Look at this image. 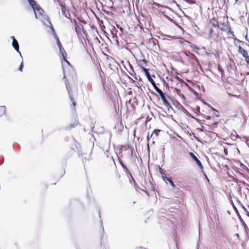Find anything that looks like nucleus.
I'll use <instances>...</instances> for the list:
<instances>
[{
	"label": "nucleus",
	"mask_w": 249,
	"mask_h": 249,
	"mask_svg": "<svg viewBox=\"0 0 249 249\" xmlns=\"http://www.w3.org/2000/svg\"><path fill=\"white\" fill-rule=\"evenodd\" d=\"M234 210H235L236 212H238L237 209V208H236V207H235L234 206Z\"/></svg>",
	"instance_id": "5fc2aeb1"
},
{
	"label": "nucleus",
	"mask_w": 249,
	"mask_h": 249,
	"mask_svg": "<svg viewBox=\"0 0 249 249\" xmlns=\"http://www.w3.org/2000/svg\"><path fill=\"white\" fill-rule=\"evenodd\" d=\"M111 134L109 133V144L111 142Z\"/></svg>",
	"instance_id": "79ce46f5"
},
{
	"label": "nucleus",
	"mask_w": 249,
	"mask_h": 249,
	"mask_svg": "<svg viewBox=\"0 0 249 249\" xmlns=\"http://www.w3.org/2000/svg\"><path fill=\"white\" fill-rule=\"evenodd\" d=\"M131 93H132V91H129V92H128V94H131Z\"/></svg>",
	"instance_id": "774afa93"
},
{
	"label": "nucleus",
	"mask_w": 249,
	"mask_h": 249,
	"mask_svg": "<svg viewBox=\"0 0 249 249\" xmlns=\"http://www.w3.org/2000/svg\"><path fill=\"white\" fill-rule=\"evenodd\" d=\"M218 122H214L213 124L214 125V127H217V125L218 124Z\"/></svg>",
	"instance_id": "4c0bfd02"
},
{
	"label": "nucleus",
	"mask_w": 249,
	"mask_h": 249,
	"mask_svg": "<svg viewBox=\"0 0 249 249\" xmlns=\"http://www.w3.org/2000/svg\"><path fill=\"white\" fill-rule=\"evenodd\" d=\"M159 172L160 173V174L162 176L163 175L164 176H166V175L163 172V169L161 168H159Z\"/></svg>",
	"instance_id": "7c9ffc66"
},
{
	"label": "nucleus",
	"mask_w": 249,
	"mask_h": 249,
	"mask_svg": "<svg viewBox=\"0 0 249 249\" xmlns=\"http://www.w3.org/2000/svg\"><path fill=\"white\" fill-rule=\"evenodd\" d=\"M68 65L71 66V64L70 63V62L67 60V59H66V61H65Z\"/></svg>",
	"instance_id": "603ef678"
},
{
	"label": "nucleus",
	"mask_w": 249,
	"mask_h": 249,
	"mask_svg": "<svg viewBox=\"0 0 249 249\" xmlns=\"http://www.w3.org/2000/svg\"><path fill=\"white\" fill-rule=\"evenodd\" d=\"M129 148L130 149V152H131V156H133V151H134V148L133 147H131L130 146H129Z\"/></svg>",
	"instance_id": "2f4dec72"
},
{
	"label": "nucleus",
	"mask_w": 249,
	"mask_h": 249,
	"mask_svg": "<svg viewBox=\"0 0 249 249\" xmlns=\"http://www.w3.org/2000/svg\"><path fill=\"white\" fill-rule=\"evenodd\" d=\"M247 215L249 217V212H247Z\"/></svg>",
	"instance_id": "bf43d9fd"
},
{
	"label": "nucleus",
	"mask_w": 249,
	"mask_h": 249,
	"mask_svg": "<svg viewBox=\"0 0 249 249\" xmlns=\"http://www.w3.org/2000/svg\"><path fill=\"white\" fill-rule=\"evenodd\" d=\"M196 111L198 112H200V107L199 106L196 107Z\"/></svg>",
	"instance_id": "e433bc0d"
},
{
	"label": "nucleus",
	"mask_w": 249,
	"mask_h": 249,
	"mask_svg": "<svg viewBox=\"0 0 249 249\" xmlns=\"http://www.w3.org/2000/svg\"><path fill=\"white\" fill-rule=\"evenodd\" d=\"M151 137H150V136L148 134L147 136V141H149V139L151 138Z\"/></svg>",
	"instance_id": "37998d69"
},
{
	"label": "nucleus",
	"mask_w": 249,
	"mask_h": 249,
	"mask_svg": "<svg viewBox=\"0 0 249 249\" xmlns=\"http://www.w3.org/2000/svg\"><path fill=\"white\" fill-rule=\"evenodd\" d=\"M163 16L166 18V19H167L169 21H170V22H173V23H174V20L171 18L170 17H169L168 16H167V15L166 14H163Z\"/></svg>",
	"instance_id": "5701e85b"
},
{
	"label": "nucleus",
	"mask_w": 249,
	"mask_h": 249,
	"mask_svg": "<svg viewBox=\"0 0 249 249\" xmlns=\"http://www.w3.org/2000/svg\"><path fill=\"white\" fill-rule=\"evenodd\" d=\"M206 119H207V120H210V119H211V116H206Z\"/></svg>",
	"instance_id": "8fccbe9b"
},
{
	"label": "nucleus",
	"mask_w": 249,
	"mask_h": 249,
	"mask_svg": "<svg viewBox=\"0 0 249 249\" xmlns=\"http://www.w3.org/2000/svg\"><path fill=\"white\" fill-rule=\"evenodd\" d=\"M235 40H237V41L239 42H243V41H241V40H239L238 39H237V38H235L234 39Z\"/></svg>",
	"instance_id": "3c124183"
},
{
	"label": "nucleus",
	"mask_w": 249,
	"mask_h": 249,
	"mask_svg": "<svg viewBox=\"0 0 249 249\" xmlns=\"http://www.w3.org/2000/svg\"><path fill=\"white\" fill-rule=\"evenodd\" d=\"M238 52L241 53L244 57L249 55L248 52L241 46H238Z\"/></svg>",
	"instance_id": "f8f14e48"
},
{
	"label": "nucleus",
	"mask_w": 249,
	"mask_h": 249,
	"mask_svg": "<svg viewBox=\"0 0 249 249\" xmlns=\"http://www.w3.org/2000/svg\"><path fill=\"white\" fill-rule=\"evenodd\" d=\"M240 220H241V221L242 223L243 224H245V222H244V220L241 218V216H240Z\"/></svg>",
	"instance_id": "c03bdc74"
},
{
	"label": "nucleus",
	"mask_w": 249,
	"mask_h": 249,
	"mask_svg": "<svg viewBox=\"0 0 249 249\" xmlns=\"http://www.w3.org/2000/svg\"><path fill=\"white\" fill-rule=\"evenodd\" d=\"M28 1L31 6L32 8L34 10L35 18H38L37 13H36V11H37L38 9L41 7V6L37 3V2L35 0H28Z\"/></svg>",
	"instance_id": "f257e3e1"
},
{
	"label": "nucleus",
	"mask_w": 249,
	"mask_h": 249,
	"mask_svg": "<svg viewBox=\"0 0 249 249\" xmlns=\"http://www.w3.org/2000/svg\"><path fill=\"white\" fill-rule=\"evenodd\" d=\"M154 4H155V5L156 6H158V7H159L160 6H161L160 4L157 3H155Z\"/></svg>",
	"instance_id": "de8ad7c7"
},
{
	"label": "nucleus",
	"mask_w": 249,
	"mask_h": 249,
	"mask_svg": "<svg viewBox=\"0 0 249 249\" xmlns=\"http://www.w3.org/2000/svg\"><path fill=\"white\" fill-rule=\"evenodd\" d=\"M213 32V30L212 28L210 29L209 31V38H211L212 37V34Z\"/></svg>",
	"instance_id": "c85d7f7f"
},
{
	"label": "nucleus",
	"mask_w": 249,
	"mask_h": 249,
	"mask_svg": "<svg viewBox=\"0 0 249 249\" xmlns=\"http://www.w3.org/2000/svg\"><path fill=\"white\" fill-rule=\"evenodd\" d=\"M143 62H144L145 63H147V60H146L145 59H143Z\"/></svg>",
	"instance_id": "4d7b16f0"
},
{
	"label": "nucleus",
	"mask_w": 249,
	"mask_h": 249,
	"mask_svg": "<svg viewBox=\"0 0 249 249\" xmlns=\"http://www.w3.org/2000/svg\"><path fill=\"white\" fill-rule=\"evenodd\" d=\"M189 155L191 157V158L196 161L197 165L201 169V171H203V166L200 160L198 159V158L193 152H190Z\"/></svg>",
	"instance_id": "7ed1b4c3"
},
{
	"label": "nucleus",
	"mask_w": 249,
	"mask_h": 249,
	"mask_svg": "<svg viewBox=\"0 0 249 249\" xmlns=\"http://www.w3.org/2000/svg\"><path fill=\"white\" fill-rule=\"evenodd\" d=\"M211 108L212 110L213 111V114L214 115H215L216 117H219V114L218 111L216 109H215L213 107H211Z\"/></svg>",
	"instance_id": "aec40b11"
},
{
	"label": "nucleus",
	"mask_w": 249,
	"mask_h": 249,
	"mask_svg": "<svg viewBox=\"0 0 249 249\" xmlns=\"http://www.w3.org/2000/svg\"><path fill=\"white\" fill-rule=\"evenodd\" d=\"M74 23L75 31L76 32V34H77V35H79V34H81V32L82 30L83 31V33L84 34L87 33L86 31L85 30H84L83 26L82 25H81V26L78 25L77 21L75 20H74Z\"/></svg>",
	"instance_id": "39448f33"
},
{
	"label": "nucleus",
	"mask_w": 249,
	"mask_h": 249,
	"mask_svg": "<svg viewBox=\"0 0 249 249\" xmlns=\"http://www.w3.org/2000/svg\"><path fill=\"white\" fill-rule=\"evenodd\" d=\"M240 220H241V221L242 223L243 224H245V222H244V220L241 218V216H240Z\"/></svg>",
	"instance_id": "a18cd8bd"
},
{
	"label": "nucleus",
	"mask_w": 249,
	"mask_h": 249,
	"mask_svg": "<svg viewBox=\"0 0 249 249\" xmlns=\"http://www.w3.org/2000/svg\"><path fill=\"white\" fill-rule=\"evenodd\" d=\"M72 72L73 73L74 75V76H72V79H73V81L74 82V83L75 84H77V76L74 72V71H72Z\"/></svg>",
	"instance_id": "4be33fe9"
},
{
	"label": "nucleus",
	"mask_w": 249,
	"mask_h": 249,
	"mask_svg": "<svg viewBox=\"0 0 249 249\" xmlns=\"http://www.w3.org/2000/svg\"><path fill=\"white\" fill-rule=\"evenodd\" d=\"M36 13L38 17V18H39L41 16H43L44 11L41 7H40L37 11H36Z\"/></svg>",
	"instance_id": "4468645a"
},
{
	"label": "nucleus",
	"mask_w": 249,
	"mask_h": 249,
	"mask_svg": "<svg viewBox=\"0 0 249 249\" xmlns=\"http://www.w3.org/2000/svg\"><path fill=\"white\" fill-rule=\"evenodd\" d=\"M91 129H93L94 127V125H93V124H91Z\"/></svg>",
	"instance_id": "13d9d810"
},
{
	"label": "nucleus",
	"mask_w": 249,
	"mask_h": 249,
	"mask_svg": "<svg viewBox=\"0 0 249 249\" xmlns=\"http://www.w3.org/2000/svg\"><path fill=\"white\" fill-rule=\"evenodd\" d=\"M202 172H203V175H204L205 177H206V176H207V175H206V173H205L203 171H202Z\"/></svg>",
	"instance_id": "052dcab7"
},
{
	"label": "nucleus",
	"mask_w": 249,
	"mask_h": 249,
	"mask_svg": "<svg viewBox=\"0 0 249 249\" xmlns=\"http://www.w3.org/2000/svg\"><path fill=\"white\" fill-rule=\"evenodd\" d=\"M206 177V179H207L208 181H209V178H208L207 176H206V177Z\"/></svg>",
	"instance_id": "338daca9"
},
{
	"label": "nucleus",
	"mask_w": 249,
	"mask_h": 249,
	"mask_svg": "<svg viewBox=\"0 0 249 249\" xmlns=\"http://www.w3.org/2000/svg\"><path fill=\"white\" fill-rule=\"evenodd\" d=\"M82 23H83L84 24H86L87 23V22L86 21H85L84 20H83L82 21Z\"/></svg>",
	"instance_id": "6e6d98bb"
},
{
	"label": "nucleus",
	"mask_w": 249,
	"mask_h": 249,
	"mask_svg": "<svg viewBox=\"0 0 249 249\" xmlns=\"http://www.w3.org/2000/svg\"><path fill=\"white\" fill-rule=\"evenodd\" d=\"M218 3L219 5V6L220 7L221 6L223 7L225 4L226 3V0H217Z\"/></svg>",
	"instance_id": "6ab92c4d"
},
{
	"label": "nucleus",
	"mask_w": 249,
	"mask_h": 249,
	"mask_svg": "<svg viewBox=\"0 0 249 249\" xmlns=\"http://www.w3.org/2000/svg\"><path fill=\"white\" fill-rule=\"evenodd\" d=\"M59 5L61 7V11L62 13V14L67 18H69L70 17V14L69 12H68V13H66V7L64 4L62 3V2L59 3Z\"/></svg>",
	"instance_id": "6e6552de"
},
{
	"label": "nucleus",
	"mask_w": 249,
	"mask_h": 249,
	"mask_svg": "<svg viewBox=\"0 0 249 249\" xmlns=\"http://www.w3.org/2000/svg\"><path fill=\"white\" fill-rule=\"evenodd\" d=\"M160 98L163 102V104L166 107L168 110H169L170 108L173 110V108L171 107L170 103L166 98L165 94L163 96H161Z\"/></svg>",
	"instance_id": "0eeeda50"
},
{
	"label": "nucleus",
	"mask_w": 249,
	"mask_h": 249,
	"mask_svg": "<svg viewBox=\"0 0 249 249\" xmlns=\"http://www.w3.org/2000/svg\"><path fill=\"white\" fill-rule=\"evenodd\" d=\"M117 27L119 29L121 27L119 25H116Z\"/></svg>",
	"instance_id": "680f3d73"
},
{
	"label": "nucleus",
	"mask_w": 249,
	"mask_h": 249,
	"mask_svg": "<svg viewBox=\"0 0 249 249\" xmlns=\"http://www.w3.org/2000/svg\"><path fill=\"white\" fill-rule=\"evenodd\" d=\"M191 47L192 48H196L197 50H198V49H199V48H197V47L195 45H194V44H193L192 45H191Z\"/></svg>",
	"instance_id": "a19ab883"
},
{
	"label": "nucleus",
	"mask_w": 249,
	"mask_h": 249,
	"mask_svg": "<svg viewBox=\"0 0 249 249\" xmlns=\"http://www.w3.org/2000/svg\"><path fill=\"white\" fill-rule=\"evenodd\" d=\"M11 39H12V41H13L14 40V41L17 40V39L15 38V36H11Z\"/></svg>",
	"instance_id": "ea45409f"
},
{
	"label": "nucleus",
	"mask_w": 249,
	"mask_h": 249,
	"mask_svg": "<svg viewBox=\"0 0 249 249\" xmlns=\"http://www.w3.org/2000/svg\"><path fill=\"white\" fill-rule=\"evenodd\" d=\"M244 58H245L247 64H249V55H248L245 56Z\"/></svg>",
	"instance_id": "c756f323"
},
{
	"label": "nucleus",
	"mask_w": 249,
	"mask_h": 249,
	"mask_svg": "<svg viewBox=\"0 0 249 249\" xmlns=\"http://www.w3.org/2000/svg\"><path fill=\"white\" fill-rule=\"evenodd\" d=\"M124 171L125 172V173L127 174L128 175L130 176L131 178L132 179L133 182L134 183H136V181L135 180V179H134L132 174H131V173L130 172V171H129V170L127 168V167L125 166L124 167V168H123Z\"/></svg>",
	"instance_id": "ddd939ff"
},
{
	"label": "nucleus",
	"mask_w": 249,
	"mask_h": 249,
	"mask_svg": "<svg viewBox=\"0 0 249 249\" xmlns=\"http://www.w3.org/2000/svg\"><path fill=\"white\" fill-rule=\"evenodd\" d=\"M141 68L142 71L144 72L147 79L151 84H154V80L152 79L150 73L148 71V69H146L143 66H141Z\"/></svg>",
	"instance_id": "f03ea898"
},
{
	"label": "nucleus",
	"mask_w": 249,
	"mask_h": 249,
	"mask_svg": "<svg viewBox=\"0 0 249 249\" xmlns=\"http://www.w3.org/2000/svg\"><path fill=\"white\" fill-rule=\"evenodd\" d=\"M131 100H130L129 101H128V103L131 104Z\"/></svg>",
	"instance_id": "69168bd1"
},
{
	"label": "nucleus",
	"mask_w": 249,
	"mask_h": 249,
	"mask_svg": "<svg viewBox=\"0 0 249 249\" xmlns=\"http://www.w3.org/2000/svg\"><path fill=\"white\" fill-rule=\"evenodd\" d=\"M160 131V129H155L153 130V132L150 135V137H152L155 135V136H157L159 135V132Z\"/></svg>",
	"instance_id": "f3484780"
},
{
	"label": "nucleus",
	"mask_w": 249,
	"mask_h": 249,
	"mask_svg": "<svg viewBox=\"0 0 249 249\" xmlns=\"http://www.w3.org/2000/svg\"><path fill=\"white\" fill-rule=\"evenodd\" d=\"M184 54L188 57H190L192 59H194L196 62H198L199 60L197 57L194 53H191L189 51L184 52Z\"/></svg>",
	"instance_id": "9d476101"
},
{
	"label": "nucleus",
	"mask_w": 249,
	"mask_h": 249,
	"mask_svg": "<svg viewBox=\"0 0 249 249\" xmlns=\"http://www.w3.org/2000/svg\"><path fill=\"white\" fill-rule=\"evenodd\" d=\"M23 67H24V65H23V60L22 61L19 68H18V70L20 71H22V70L23 69Z\"/></svg>",
	"instance_id": "a878e982"
},
{
	"label": "nucleus",
	"mask_w": 249,
	"mask_h": 249,
	"mask_svg": "<svg viewBox=\"0 0 249 249\" xmlns=\"http://www.w3.org/2000/svg\"><path fill=\"white\" fill-rule=\"evenodd\" d=\"M147 151H148V153L150 152V148H147Z\"/></svg>",
	"instance_id": "e2e57ef3"
},
{
	"label": "nucleus",
	"mask_w": 249,
	"mask_h": 249,
	"mask_svg": "<svg viewBox=\"0 0 249 249\" xmlns=\"http://www.w3.org/2000/svg\"><path fill=\"white\" fill-rule=\"evenodd\" d=\"M47 20L48 23H49V24L50 25V28L53 32V35L54 34V33H55V30L51 23V22L50 21L49 18L48 17H47Z\"/></svg>",
	"instance_id": "a211bd4d"
},
{
	"label": "nucleus",
	"mask_w": 249,
	"mask_h": 249,
	"mask_svg": "<svg viewBox=\"0 0 249 249\" xmlns=\"http://www.w3.org/2000/svg\"><path fill=\"white\" fill-rule=\"evenodd\" d=\"M63 73H64V77H63V78L64 79H65L66 78V76L65 75V71L63 70Z\"/></svg>",
	"instance_id": "09e8293b"
},
{
	"label": "nucleus",
	"mask_w": 249,
	"mask_h": 249,
	"mask_svg": "<svg viewBox=\"0 0 249 249\" xmlns=\"http://www.w3.org/2000/svg\"><path fill=\"white\" fill-rule=\"evenodd\" d=\"M147 148H150V147H149V143H148L147 144Z\"/></svg>",
	"instance_id": "0e129e2a"
},
{
	"label": "nucleus",
	"mask_w": 249,
	"mask_h": 249,
	"mask_svg": "<svg viewBox=\"0 0 249 249\" xmlns=\"http://www.w3.org/2000/svg\"><path fill=\"white\" fill-rule=\"evenodd\" d=\"M0 107L2 109L3 113H5L6 112V107L5 106H2Z\"/></svg>",
	"instance_id": "473e14b6"
},
{
	"label": "nucleus",
	"mask_w": 249,
	"mask_h": 249,
	"mask_svg": "<svg viewBox=\"0 0 249 249\" xmlns=\"http://www.w3.org/2000/svg\"><path fill=\"white\" fill-rule=\"evenodd\" d=\"M76 249H90L88 244L85 242H77L75 244Z\"/></svg>",
	"instance_id": "20e7f679"
},
{
	"label": "nucleus",
	"mask_w": 249,
	"mask_h": 249,
	"mask_svg": "<svg viewBox=\"0 0 249 249\" xmlns=\"http://www.w3.org/2000/svg\"><path fill=\"white\" fill-rule=\"evenodd\" d=\"M240 220H241V221L242 223L243 224H245V222H244V220L241 218V216H240Z\"/></svg>",
	"instance_id": "49530a36"
},
{
	"label": "nucleus",
	"mask_w": 249,
	"mask_h": 249,
	"mask_svg": "<svg viewBox=\"0 0 249 249\" xmlns=\"http://www.w3.org/2000/svg\"><path fill=\"white\" fill-rule=\"evenodd\" d=\"M129 67H130V69L133 71V72H134V69H133V67L132 66V65L131 64H130V63H129Z\"/></svg>",
	"instance_id": "c9c22d12"
},
{
	"label": "nucleus",
	"mask_w": 249,
	"mask_h": 249,
	"mask_svg": "<svg viewBox=\"0 0 249 249\" xmlns=\"http://www.w3.org/2000/svg\"><path fill=\"white\" fill-rule=\"evenodd\" d=\"M61 53L64 61H66L67 53L63 48H62L61 51H59Z\"/></svg>",
	"instance_id": "2eb2a0df"
},
{
	"label": "nucleus",
	"mask_w": 249,
	"mask_h": 249,
	"mask_svg": "<svg viewBox=\"0 0 249 249\" xmlns=\"http://www.w3.org/2000/svg\"><path fill=\"white\" fill-rule=\"evenodd\" d=\"M162 179L164 181H166V180L168 181L172 187H175V184L173 182V179L171 177H167L162 175Z\"/></svg>",
	"instance_id": "9b49d317"
},
{
	"label": "nucleus",
	"mask_w": 249,
	"mask_h": 249,
	"mask_svg": "<svg viewBox=\"0 0 249 249\" xmlns=\"http://www.w3.org/2000/svg\"><path fill=\"white\" fill-rule=\"evenodd\" d=\"M57 45L59 48V51H61L62 50V48H63L62 45L59 41V39H58V40L56 41Z\"/></svg>",
	"instance_id": "b1692460"
},
{
	"label": "nucleus",
	"mask_w": 249,
	"mask_h": 249,
	"mask_svg": "<svg viewBox=\"0 0 249 249\" xmlns=\"http://www.w3.org/2000/svg\"><path fill=\"white\" fill-rule=\"evenodd\" d=\"M120 31H121L122 32H123V28L122 27H120L119 29Z\"/></svg>",
	"instance_id": "864d4df0"
},
{
	"label": "nucleus",
	"mask_w": 249,
	"mask_h": 249,
	"mask_svg": "<svg viewBox=\"0 0 249 249\" xmlns=\"http://www.w3.org/2000/svg\"><path fill=\"white\" fill-rule=\"evenodd\" d=\"M12 46L16 50V51L19 54L20 56L22 59L21 53L19 51V44L17 40L15 41L14 40L13 41H12Z\"/></svg>",
	"instance_id": "1a4fd4ad"
},
{
	"label": "nucleus",
	"mask_w": 249,
	"mask_h": 249,
	"mask_svg": "<svg viewBox=\"0 0 249 249\" xmlns=\"http://www.w3.org/2000/svg\"><path fill=\"white\" fill-rule=\"evenodd\" d=\"M153 87V88L154 89L157 91L158 90L160 89L156 86L155 82H154V84H151Z\"/></svg>",
	"instance_id": "cd10ccee"
},
{
	"label": "nucleus",
	"mask_w": 249,
	"mask_h": 249,
	"mask_svg": "<svg viewBox=\"0 0 249 249\" xmlns=\"http://www.w3.org/2000/svg\"><path fill=\"white\" fill-rule=\"evenodd\" d=\"M65 85H66V87L69 95L70 96V99H71V101L72 102L73 106L74 107H75L76 105V102L73 100V98H72V97L71 96V88L69 86L68 81L67 79L65 80Z\"/></svg>",
	"instance_id": "423d86ee"
},
{
	"label": "nucleus",
	"mask_w": 249,
	"mask_h": 249,
	"mask_svg": "<svg viewBox=\"0 0 249 249\" xmlns=\"http://www.w3.org/2000/svg\"><path fill=\"white\" fill-rule=\"evenodd\" d=\"M241 206L242 208L244 210V211H246L247 212H248L247 211V209L245 207V206L242 204H241Z\"/></svg>",
	"instance_id": "58836bf2"
},
{
	"label": "nucleus",
	"mask_w": 249,
	"mask_h": 249,
	"mask_svg": "<svg viewBox=\"0 0 249 249\" xmlns=\"http://www.w3.org/2000/svg\"><path fill=\"white\" fill-rule=\"evenodd\" d=\"M211 23L212 24L213 26L215 28L219 27V24L217 21L215 19H213L211 20Z\"/></svg>",
	"instance_id": "dca6fc26"
},
{
	"label": "nucleus",
	"mask_w": 249,
	"mask_h": 249,
	"mask_svg": "<svg viewBox=\"0 0 249 249\" xmlns=\"http://www.w3.org/2000/svg\"><path fill=\"white\" fill-rule=\"evenodd\" d=\"M126 150V147L125 145H122L121 146V148L120 149H119V151H120V154H121L123 152V150Z\"/></svg>",
	"instance_id": "393cba45"
},
{
	"label": "nucleus",
	"mask_w": 249,
	"mask_h": 249,
	"mask_svg": "<svg viewBox=\"0 0 249 249\" xmlns=\"http://www.w3.org/2000/svg\"><path fill=\"white\" fill-rule=\"evenodd\" d=\"M77 123L76 124L74 123L73 124H71L70 125L69 128H73V127H74L77 125Z\"/></svg>",
	"instance_id": "72a5a7b5"
},
{
	"label": "nucleus",
	"mask_w": 249,
	"mask_h": 249,
	"mask_svg": "<svg viewBox=\"0 0 249 249\" xmlns=\"http://www.w3.org/2000/svg\"><path fill=\"white\" fill-rule=\"evenodd\" d=\"M53 36L54 38L56 39V41L58 40V39H59V38L56 35L55 33H54V34L53 35Z\"/></svg>",
	"instance_id": "f704fd0d"
},
{
	"label": "nucleus",
	"mask_w": 249,
	"mask_h": 249,
	"mask_svg": "<svg viewBox=\"0 0 249 249\" xmlns=\"http://www.w3.org/2000/svg\"><path fill=\"white\" fill-rule=\"evenodd\" d=\"M116 155H117V157H118V161H119V162L120 164L121 165V166L123 168H124V167L125 166V165L123 163V161H122V160L121 159L120 157V156H118V155H117V153H116Z\"/></svg>",
	"instance_id": "412c9836"
},
{
	"label": "nucleus",
	"mask_w": 249,
	"mask_h": 249,
	"mask_svg": "<svg viewBox=\"0 0 249 249\" xmlns=\"http://www.w3.org/2000/svg\"><path fill=\"white\" fill-rule=\"evenodd\" d=\"M157 92L159 93V95L160 96V97H161V96H163L164 94H165V93H164L160 89L158 90V91H157Z\"/></svg>",
	"instance_id": "bb28decb"
}]
</instances>
